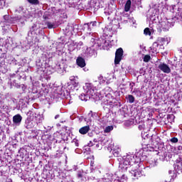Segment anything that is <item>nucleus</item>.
Wrapping results in <instances>:
<instances>
[{
  "label": "nucleus",
  "mask_w": 182,
  "mask_h": 182,
  "mask_svg": "<svg viewBox=\"0 0 182 182\" xmlns=\"http://www.w3.org/2000/svg\"><path fill=\"white\" fill-rule=\"evenodd\" d=\"M85 94H81L80 95V99L81 100H87V99H90V97L95 96L97 93L96 89L91 85L90 83H86L85 85L83 87Z\"/></svg>",
  "instance_id": "obj_1"
},
{
  "label": "nucleus",
  "mask_w": 182,
  "mask_h": 182,
  "mask_svg": "<svg viewBox=\"0 0 182 182\" xmlns=\"http://www.w3.org/2000/svg\"><path fill=\"white\" fill-rule=\"evenodd\" d=\"M136 163L134 160V155L127 154L122 158V161L119 163L120 167L122 168H127V166H133Z\"/></svg>",
  "instance_id": "obj_2"
},
{
  "label": "nucleus",
  "mask_w": 182,
  "mask_h": 182,
  "mask_svg": "<svg viewBox=\"0 0 182 182\" xmlns=\"http://www.w3.org/2000/svg\"><path fill=\"white\" fill-rule=\"evenodd\" d=\"M171 19L165 20L164 21L159 22L158 24V26L160 29V31H164V32H166L171 28V26H174V23L171 22Z\"/></svg>",
  "instance_id": "obj_3"
},
{
  "label": "nucleus",
  "mask_w": 182,
  "mask_h": 182,
  "mask_svg": "<svg viewBox=\"0 0 182 182\" xmlns=\"http://www.w3.org/2000/svg\"><path fill=\"white\" fill-rule=\"evenodd\" d=\"M168 43V42H167V40L164 38H159L156 41V42H154L153 43V46L152 48H154V49H157V48H159V46H163L164 45H166Z\"/></svg>",
  "instance_id": "obj_4"
},
{
  "label": "nucleus",
  "mask_w": 182,
  "mask_h": 182,
  "mask_svg": "<svg viewBox=\"0 0 182 182\" xmlns=\"http://www.w3.org/2000/svg\"><path fill=\"white\" fill-rule=\"evenodd\" d=\"M15 21H17L18 22H19L21 26H23V25H25V17L17 16V17H15L14 18H9V19H7L8 23H15Z\"/></svg>",
  "instance_id": "obj_5"
},
{
  "label": "nucleus",
  "mask_w": 182,
  "mask_h": 182,
  "mask_svg": "<svg viewBox=\"0 0 182 182\" xmlns=\"http://www.w3.org/2000/svg\"><path fill=\"white\" fill-rule=\"evenodd\" d=\"M122 56H123V48H119L115 53V65H119V63H120V60H122Z\"/></svg>",
  "instance_id": "obj_6"
},
{
  "label": "nucleus",
  "mask_w": 182,
  "mask_h": 182,
  "mask_svg": "<svg viewBox=\"0 0 182 182\" xmlns=\"http://www.w3.org/2000/svg\"><path fill=\"white\" fill-rule=\"evenodd\" d=\"M174 170L176 171H182V154L178 156L176 163L174 164Z\"/></svg>",
  "instance_id": "obj_7"
},
{
  "label": "nucleus",
  "mask_w": 182,
  "mask_h": 182,
  "mask_svg": "<svg viewBox=\"0 0 182 182\" xmlns=\"http://www.w3.org/2000/svg\"><path fill=\"white\" fill-rule=\"evenodd\" d=\"M158 68L160 69V70H161V72H164V73H170L171 72L170 67L164 63L159 64Z\"/></svg>",
  "instance_id": "obj_8"
},
{
  "label": "nucleus",
  "mask_w": 182,
  "mask_h": 182,
  "mask_svg": "<svg viewBox=\"0 0 182 182\" xmlns=\"http://www.w3.org/2000/svg\"><path fill=\"white\" fill-rule=\"evenodd\" d=\"M22 122V116L17 114L13 117V123L15 126H19Z\"/></svg>",
  "instance_id": "obj_9"
},
{
  "label": "nucleus",
  "mask_w": 182,
  "mask_h": 182,
  "mask_svg": "<svg viewBox=\"0 0 182 182\" xmlns=\"http://www.w3.org/2000/svg\"><path fill=\"white\" fill-rule=\"evenodd\" d=\"M77 65L80 66V68H85L86 66V62L82 57H78L76 60Z\"/></svg>",
  "instance_id": "obj_10"
},
{
  "label": "nucleus",
  "mask_w": 182,
  "mask_h": 182,
  "mask_svg": "<svg viewBox=\"0 0 182 182\" xmlns=\"http://www.w3.org/2000/svg\"><path fill=\"white\" fill-rule=\"evenodd\" d=\"M111 152L114 157H117L119 154H120V147H119V146H115L113 149H111Z\"/></svg>",
  "instance_id": "obj_11"
},
{
  "label": "nucleus",
  "mask_w": 182,
  "mask_h": 182,
  "mask_svg": "<svg viewBox=\"0 0 182 182\" xmlns=\"http://www.w3.org/2000/svg\"><path fill=\"white\" fill-rule=\"evenodd\" d=\"M36 123L29 120V119H26V129H33V127H35L36 126Z\"/></svg>",
  "instance_id": "obj_12"
},
{
  "label": "nucleus",
  "mask_w": 182,
  "mask_h": 182,
  "mask_svg": "<svg viewBox=\"0 0 182 182\" xmlns=\"http://www.w3.org/2000/svg\"><path fill=\"white\" fill-rule=\"evenodd\" d=\"M90 130V127L85 126L79 129L80 134H86Z\"/></svg>",
  "instance_id": "obj_13"
},
{
  "label": "nucleus",
  "mask_w": 182,
  "mask_h": 182,
  "mask_svg": "<svg viewBox=\"0 0 182 182\" xmlns=\"http://www.w3.org/2000/svg\"><path fill=\"white\" fill-rule=\"evenodd\" d=\"M34 120L36 121V124H39L43 122V117L41 115H37L34 117Z\"/></svg>",
  "instance_id": "obj_14"
},
{
  "label": "nucleus",
  "mask_w": 182,
  "mask_h": 182,
  "mask_svg": "<svg viewBox=\"0 0 182 182\" xmlns=\"http://www.w3.org/2000/svg\"><path fill=\"white\" fill-rule=\"evenodd\" d=\"M132 7V1L128 0L125 4L124 11L125 12H129L130 11V8Z\"/></svg>",
  "instance_id": "obj_15"
},
{
  "label": "nucleus",
  "mask_w": 182,
  "mask_h": 182,
  "mask_svg": "<svg viewBox=\"0 0 182 182\" xmlns=\"http://www.w3.org/2000/svg\"><path fill=\"white\" fill-rule=\"evenodd\" d=\"M35 31H36V25L33 24L31 28H30V31L28 33V36H32V35H33V33H35Z\"/></svg>",
  "instance_id": "obj_16"
},
{
  "label": "nucleus",
  "mask_w": 182,
  "mask_h": 182,
  "mask_svg": "<svg viewBox=\"0 0 182 182\" xmlns=\"http://www.w3.org/2000/svg\"><path fill=\"white\" fill-rule=\"evenodd\" d=\"M132 174H133L134 177H136L139 178L140 177V176H141V172L140 171H133V172L132 173Z\"/></svg>",
  "instance_id": "obj_17"
},
{
  "label": "nucleus",
  "mask_w": 182,
  "mask_h": 182,
  "mask_svg": "<svg viewBox=\"0 0 182 182\" xmlns=\"http://www.w3.org/2000/svg\"><path fill=\"white\" fill-rule=\"evenodd\" d=\"M87 52L89 56H93L96 53V51L90 48L87 49Z\"/></svg>",
  "instance_id": "obj_18"
},
{
  "label": "nucleus",
  "mask_w": 182,
  "mask_h": 182,
  "mask_svg": "<svg viewBox=\"0 0 182 182\" xmlns=\"http://www.w3.org/2000/svg\"><path fill=\"white\" fill-rule=\"evenodd\" d=\"M47 26L49 29L56 28V24H55V23L48 22V23H47Z\"/></svg>",
  "instance_id": "obj_19"
},
{
  "label": "nucleus",
  "mask_w": 182,
  "mask_h": 182,
  "mask_svg": "<svg viewBox=\"0 0 182 182\" xmlns=\"http://www.w3.org/2000/svg\"><path fill=\"white\" fill-rule=\"evenodd\" d=\"M130 103H134V97L132 95H129L127 97Z\"/></svg>",
  "instance_id": "obj_20"
},
{
  "label": "nucleus",
  "mask_w": 182,
  "mask_h": 182,
  "mask_svg": "<svg viewBox=\"0 0 182 182\" xmlns=\"http://www.w3.org/2000/svg\"><path fill=\"white\" fill-rule=\"evenodd\" d=\"M144 35H146V36H150V35H151V32L150 31V28H146L144 30Z\"/></svg>",
  "instance_id": "obj_21"
},
{
  "label": "nucleus",
  "mask_w": 182,
  "mask_h": 182,
  "mask_svg": "<svg viewBox=\"0 0 182 182\" xmlns=\"http://www.w3.org/2000/svg\"><path fill=\"white\" fill-rule=\"evenodd\" d=\"M113 130V126H108L105 129V133H110Z\"/></svg>",
  "instance_id": "obj_22"
},
{
  "label": "nucleus",
  "mask_w": 182,
  "mask_h": 182,
  "mask_svg": "<svg viewBox=\"0 0 182 182\" xmlns=\"http://www.w3.org/2000/svg\"><path fill=\"white\" fill-rule=\"evenodd\" d=\"M124 126L126 127H130V126H132V124H133V122L132 121H125L124 123Z\"/></svg>",
  "instance_id": "obj_23"
},
{
  "label": "nucleus",
  "mask_w": 182,
  "mask_h": 182,
  "mask_svg": "<svg viewBox=\"0 0 182 182\" xmlns=\"http://www.w3.org/2000/svg\"><path fill=\"white\" fill-rule=\"evenodd\" d=\"M27 1L30 4H32L33 5H38V4H39V1L38 0H27Z\"/></svg>",
  "instance_id": "obj_24"
},
{
  "label": "nucleus",
  "mask_w": 182,
  "mask_h": 182,
  "mask_svg": "<svg viewBox=\"0 0 182 182\" xmlns=\"http://www.w3.org/2000/svg\"><path fill=\"white\" fill-rule=\"evenodd\" d=\"M16 11L18 12V14H22L23 12V6H18L16 9Z\"/></svg>",
  "instance_id": "obj_25"
},
{
  "label": "nucleus",
  "mask_w": 182,
  "mask_h": 182,
  "mask_svg": "<svg viewBox=\"0 0 182 182\" xmlns=\"http://www.w3.org/2000/svg\"><path fill=\"white\" fill-rule=\"evenodd\" d=\"M150 59H151V57H150L149 55H146L144 57V62H149Z\"/></svg>",
  "instance_id": "obj_26"
},
{
  "label": "nucleus",
  "mask_w": 182,
  "mask_h": 182,
  "mask_svg": "<svg viewBox=\"0 0 182 182\" xmlns=\"http://www.w3.org/2000/svg\"><path fill=\"white\" fill-rule=\"evenodd\" d=\"M97 141V140L94 139L93 141H90V142L88 143V146L89 147H92L95 145V143H96Z\"/></svg>",
  "instance_id": "obj_27"
},
{
  "label": "nucleus",
  "mask_w": 182,
  "mask_h": 182,
  "mask_svg": "<svg viewBox=\"0 0 182 182\" xmlns=\"http://www.w3.org/2000/svg\"><path fill=\"white\" fill-rule=\"evenodd\" d=\"M90 25H92V26H95V25H96V21L87 23L85 24V26H87V28H90Z\"/></svg>",
  "instance_id": "obj_28"
},
{
  "label": "nucleus",
  "mask_w": 182,
  "mask_h": 182,
  "mask_svg": "<svg viewBox=\"0 0 182 182\" xmlns=\"http://www.w3.org/2000/svg\"><path fill=\"white\" fill-rule=\"evenodd\" d=\"M170 141H171V143H178V139L173 137L172 139H170Z\"/></svg>",
  "instance_id": "obj_29"
},
{
  "label": "nucleus",
  "mask_w": 182,
  "mask_h": 182,
  "mask_svg": "<svg viewBox=\"0 0 182 182\" xmlns=\"http://www.w3.org/2000/svg\"><path fill=\"white\" fill-rule=\"evenodd\" d=\"M4 6H5V1L4 0H0V9L1 8H4Z\"/></svg>",
  "instance_id": "obj_30"
},
{
  "label": "nucleus",
  "mask_w": 182,
  "mask_h": 182,
  "mask_svg": "<svg viewBox=\"0 0 182 182\" xmlns=\"http://www.w3.org/2000/svg\"><path fill=\"white\" fill-rule=\"evenodd\" d=\"M88 116H92V117H95V116H97L96 113H92V111L88 114Z\"/></svg>",
  "instance_id": "obj_31"
},
{
  "label": "nucleus",
  "mask_w": 182,
  "mask_h": 182,
  "mask_svg": "<svg viewBox=\"0 0 182 182\" xmlns=\"http://www.w3.org/2000/svg\"><path fill=\"white\" fill-rule=\"evenodd\" d=\"M156 166H157V162L155 161L154 164H151V167H156Z\"/></svg>",
  "instance_id": "obj_32"
},
{
  "label": "nucleus",
  "mask_w": 182,
  "mask_h": 182,
  "mask_svg": "<svg viewBox=\"0 0 182 182\" xmlns=\"http://www.w3.org/2000/svg\"><path fill=\"white\" fill-rule=\"evenodd\" d=\"M133 93H139L140 95H141V92L139 90H136L133 92Z\"/></svg>",
  "instance_id": "obj_33"
},
{
  "label": "nucleus",
  "mask_w": 182,
  "mask_h": 182,
  "mask_svg": "<svg viewBox=\"0 0 182 182\" xmlns=\"http://www.w3.org/2000/svg\"><path fill=\"white\" fill-rule=\"evenodd\" d=\"M74 143H75V146L76 147H79V143H77V142H76V141H74Z\"/></svg>",
  "instance_id": "obj_34"
},
{
  "label": "nucleus",
  "mask_w": 182,
  "mask_h": 182,
  "mask_svg": "<svg viewBox=\"0 0 182 182\" xmlns=\"http://www.w3.org/2000/svg\"><path fill=\"white\" fill-rule=\"evenodd\" d=\"M168 173L170 175L174 174V171H169Z\"/></svg>",
  "instance_id": "obj_35"
},
{
  "label": "nucleus",
  "mask_w": 182,
  "mask_h": 182,
  "mask_svg": "<svg viewBox=\"0 0 182 182\" xmlns=\"http://www.w3.org/2000/svg\"><path fill=\"white\" fill-rule=\"evenodd\" d=\"M139 130H142V129H143V126L139 125Z\"/></svg>",
  "instance_id": "obj_36"
},
{
  "label": "nucleus",
  "mask_w": 182,
  "mask_h": 182,
  "mask_svg": "<svg viewBox=\"0 0 182 182\" xmlns=\"http://www.w3.org/2000/svg\"><path fill=\"white\" fill-rule=\"evenodd\" d=\"M59 117V114L55 115V119H58Z\"/></svg>",
  "instance_id": "obj_37"
},
{
  "label": "nucleus",
  "mask_w": 182,
  "mask_h": 182,
  "mask_svg": "<svg viewBox=\"0 0 182 182\" xmlns=\"http://www.w3.org/2000/svg\"><path fill=\"white\" fill-rule=\"evenodd\" d=\"M74 77H70V80H73Z\"/></svg>",
  "instance_id": "obj_38"
},
{
  "label": "nucleus",
  "mask_w": 182,
  "mask_h": 182,
  "mask_svg": "<svg viewBox=\"0 0 182 182\" xmlns=\"http://www.w3.org/2000/svg\"><path fill=\"white\" fill-rule=\"evenodd\" d=\"M4 18H5V19H6V18H9V16H4Z\"/></svg>",
  "instance_id": "obj_39"
},
{
  "label": "nucleus",
  "mask_w": 182,
  "mask_h": 182,
  "mask_svg": "<svg viewBox=\"0 0 182 182\" xmlns=\"http://www.w3.org/2000/svg\"><path fill=\"white\" fill-rule=\"evenodd\" d=\"M80 45H81V46H82V45H83V43H82V42H80Z\"/></svg>",
  "instance_id": "obj_40"
},
{
  "label": "nucleus",
  "mask_w": 182,
  "mask_h": 182,
  "mask_svg": "<svg viewBox=\"0 0 182 182\" xmlns=\"http://www.w3.org/2000/svg\"><path fill=\"white\" fill-rule=\"evenodd\" d=\"M78 177H82V175L81 174H78Z\"/></svg>",
  "instance_id": "obj_41"
}]
</instances>
